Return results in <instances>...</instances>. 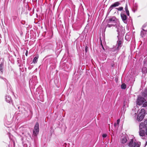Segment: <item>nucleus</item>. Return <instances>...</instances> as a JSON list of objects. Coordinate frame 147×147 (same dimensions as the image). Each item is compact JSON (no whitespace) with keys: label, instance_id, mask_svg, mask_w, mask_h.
<instances>
[{"label":"nucleus","instance_id":"obj_1","mask_svg":"<svg viewBox=\"0 0 147 147\" xmlns=\"http://www.w3.org/2000/svg\"><path fill=\"white\" fill-rule=\"evenodd\" d=\"M139 135L144 137L145 134L147 135V120L141 122L139 125Z\"/></svg>","mask_w":147,"mask_h":147},{"label":"nucleus","instance_id":"obj_2","mask_svg":"<svg viewBox=\"0 0 147 147\" xmlns=\"http://www.w3.org/2000/svg\"><path fill=\"white\" fill-rule=\"evenodd\" d=\"M117 37L118 38V40L116 45L113 46L112 49L113 51H115L119 50L122 46V38H119V36H117Z\"/></svg>","mask_w":147,"mask_h":147},{"label":"nucleus","instance_id":"obj_3","mask_svg":"<svg viewBox=\"0 0 147 147\" xmlns=\"http://www.w3.org/2000/svg\"><path fill=\"white\" fill-rule=\"evenodd\" d=\"M140 142H134L133 140L132 139L128 143V146L129 147H140Z\"/></svg>","mask_w":147,"mask_h":147},{"label":"nucleus","instance_id":"obj_4","mask_svg":"<svg viewBox=\"0 0 147 147\" xmlns=\"http://www.w3.org/2000/svg\"><path fill=\"white\" fill-rule=\"evenodd\" d=\"M139 113L138 115L137 120L138 121H142L144 117V110L141 109L140 111H138Z\"/></svg>","mask_w":147,"mask_h":147},{"label":"nucleus","instance_id":"obj_5","mask_svg":"<svg viewBox=\"0 0 147 147\" xmlns=\"http://www.w3.org/2000/svg\"><path fill=\"white\" fill-rule=\"evenodd\" d=\"M39 131V124L38 122L36 123L33 131V134L35 136H36L38 133Z\"/></svg>","mask_w":147,"mask_h":147},{"label":"nucleus","instance_id":"obj_6","mask_svg":"<svg viewBox=\"0 0 147 147\" xmlns=\"http://www.w3.org/2000/svg\"><path fill=\"white\" fill-rule=\"evenodd\" d=\"M128 139V137L127 136H122L121 138L120 142L122 144H124L127 142Z\"/></svg>","mask_w":147,"mask_h":147},{"label":"nucleus","instance_id":"obj_7","mask_svg":"<svg viewBox=\"0 0 147 147\" xmlns=\"http://www.w3.org/2000/svg\"><path fill=\"white\" fill-rule=\"evenodd\" d=\"M121 18L125 23L126 24L127 22V17L126 15L123 13H121Z\"/></svg>","mask_w":147,"mask_h":147},{"label":"nucleus","instance_id":"obj_8","mask_svg":"<svg viewBox=\"0 0 147 147\" xmlns=\"http://www.w3.org/2000/svg\"><path fill=\"white\" fill-rule=\"evenodd\" d=\"M115 18L114 17H113L112 18H109L108 23L109 24H115Z\"/></svg>","mask_w":147,"mask_h":147},{"label":"nucleus","instance_id":"obj_9","mask_svg":"<svg viewBox=\"0 0 147 147\" xmlns=\"http://www.w3.org/2000/svg\"><path fill=\"white\" fill-rule=\"evenodd\" d=\"M116 28H117V31L118 32V36H119V38H121L120 36V32L121 31L122 28L121 26H116Z\"/></svg>","mask_w":147,"mask_h":147},{"label":"nucleus","instance_id":"obj_10","mask_svg":"<svg viewBox=\"0 0 147 147\" xmlns=\"http://www.w3.org/2000/svg\"><path fill=\"white\" fill-rule=\"evenodd\" d=\"M147 30H145L144 29H142L140 35L142 37H143L145 36V35L146 34V31Z\"/></svg>","mask_w":147,"mask_h":147},{"label":"nucleus","instance_id":"obj_11","mask_svg":"<svg viewBox=\"0 0 147 147\" xmlns=\"http://www.w3.org/2000/svg\"><path fill=\"white\" fill-rule=\"evenodd\" d=\"M5 99L8 102H10L11 100V97L9 95H7L6 96Z\"/></svg>","mask_w":147,"mask_h":147},{"label":"nucleus","instance_id":"obj_12","mask_svg":"<svg viewBox=\"0 0 147 147\" xmlns=\"http://www.w3.org/2000/svg\"><path fill=\"white\" fill-rule=\"evenodd\" d=\"M4 65L3 63L0 64V71L1 74H3V71Z\"/></svg>","mask_w":147,"mask_h":147},{"label":"nucleus","instance_id":"obj_13","mask_svg":"<svg viewBox=\"0 0 147 147\" xmlns=\"http://www.w3.org/2000/svg\"><path fill=\"white\" fill-rule=\"evenodd\" d=\"M143 103V101L141 100V99L138 98L137 101V105H140Z\"/></svg>","mask_w":147,"mask_h":147},{"label":"nucleus","instance_id":"obj_14","mask_svg":"<svg viewBox=\"0 0 147 147\" xmlns=\"http://www.w3.org/2000/svg\"><path fill=\"white\" fill-rule=\"evenodd\" d=\"M125 9L127 15L128 16H129V10H128L127 5V3L126 4Z\"/></svg>","mask_w":147,"mask_h":147},{"label":"nucleus","instance_id":"obj_15","mask_svg":"<svg viewBox=\"0 0 147 147\" xmlns=\"http://www.w3.org/2000/svg\"><path fill=\"white\" fill-rule=\"evenodd\" d=\"M38 58V56H36L33 59V62L34 63H36L37 61V59Z\"/></svg>","mask_w":147,"mask_h":147},{"label":"nucleus","instance_id":"obj_16","mask_svg":"<svg viewBox=\"0 0 147 147\" xmlns=\"http://www.w3.org/2000/svg\"><path fill=\"white\" fill-rule=\"evenodd\" d=\"M120 4L119 2H116L112 5H113V7H115L119 6Z\"/></svg>","mask_w":147,"mask_h":147},{"label":"nucleus","instance_id":"obj_17","mask_svg":"<svg viewBox=\"0 0 147 147\" xmlns=\"http://www.w3.org/2000/svg\"><path fill=\"white\" fill-rule=\"evenodd\" d=\"M126 85L124 83L122 84L121 86V88L122 89H125L126 88Z\"/></svg>","mask_w":147,"mask_h":147},{"label":"nucleus","instance_id":"obj_18","mask_svg":"<svg viewBox=\"0 0 147 147\" xmlns=\"http://www.w3.org/2000/svg\"><path fill=\"white\" fill-rule=\"evenodd\" d=\"M115 25V24H108L106 26V28H110L112 27V26H114Z\"/></svg>","mask_w":147,"mask_h":147},{"label":"nucleus","instance_id":"obj_19","mask_svg":"<svg viewBox=\"0 0 147 147\" xmlns=\"http://www.w3.org/2000/svg\"><path fill=\"white\" fill-rule=\"evenodd\" d=\"M116 9L118 11H121V10H123V7H119L118 8H116Z\"/></svg>","mask_w":147,"mask_h":147},{"label":"nucleus","instance_id":"obj_20","mask_svg":"<svg viewBox=\"0 0 147 147\" xmlns=\"http://www.w3.org/2000/svg\"><path fill=\"white\" fill-rule=\"evenodd\" d=\"M113 7H113V5H112L110 6L109 9V10H110V11H111V10L113 9Z\"/></svg>","mask_w":147,"mask_h":147},{"label":"nucleus","instance_id":"obj_21","mask_svg":"<svg viewBox=\"0 0 147 147\" xmlns=\"http://www.w3.org/2000/svg\"><path fill=\"white\" fill-rule=\"evenodd\" d=\"M107 136L106 134H103L102 135V136L103 138H105Z\"/></svg>","mask_w":147,"mask_h":147},{"label":"nucleus","instance_id":"obj_22","mask_svg":"<svg viewBox=\"0 0 147 147\" xmlns=\"http://www.w3.org/2000/svg\"><path fill=\"white\" fill-rule=\"evenodd\" d=\"M119 122H120V119H118L116 123L117 124V125H118L119 124Z\"/></svg>","mask_w":147,"mask_h":147},{"label":"nucleus","instance_id":"obj_23","mask_svg":"<svg viewBox=\"0 0 147 147\" xmlns=\"http://www.w3.org/2000/svg\"><path fill=\"white\" fill-rule=\"evenodd\" d=\"M118 125H117V124L116 123H115L114 124V126L115 127H116L117 126H118Z\"/></svg>","mask_w":147,"mask_h":147},{"label":"nucleus","instance_id":"obj_24","mask_svg":"<svg viewBox=\"0 0 147 147\" xmlns=\"http://www.w3.org/2000/svg\"><path fill=\"white\" fill-rule=\"evenodd\" d=\"M144 69L145 70V71H146V67L143 68H142V70L143 71Z\"/></svg>","mask_w":147,"mask_h":147},{"label":"nucleus","instance_id":"obj_25","mask_svg":"<svg viewBox=\"0 0 147 147\" xmlns=\"http://www.w3.org/2000/svg\"><path fill=\"white\" fill-rule=\"evenodd\" d=\"M28 51H26V54H25V55H26V56H27V55H28Z\"/></svg>","mask_w":147,"mask_h":147},{"label":"nucleus","instance_id":"obj_26","mask_svg":"<svg viewBox=\"0 0 147 147\" xmlns=\"http://www.w3.org/2000/svg\"><path fill=\"white\" fill-rule=\"evenodd\" d=\"M85 51L86 52H87V48H86V47L85 48Z\"/></svg>","mask_w":147,"mask_h":147},{"label":"nucleus","instance_id":"obj_27","mask_svg":"<svg viewBox=\"0 0 147 147\" xmlns=\"http://www.w3.org/2000/svg\"><path fill=\"white\" fill-rule=\"evenodd\" d=\"M147 145V141L146 143V144H145V146H146V145Z\"/></svg>","mask_w":147,"mask_h":147},{"label":"nucleus","instance_id":"obj_28","mask_svg":"<svg viewBox=\"0 0 147 147\" xmlns=\"http://www.w3.org/2000/svg\"><path fill=\"white\" fill-rule=\"evenodd\" d=\"M0 78L1 79H3V77H1V76H0Z\"/></svg>","mask_w":147,"mask_h":147},{"label":"nucleus","instance_id":"obj_29","mask_svg":"<svg viewBox=\"0 0 147 147\" xmlns=\"http://www.w3.org/2000/svg\"><path fill=\"white\" fill-rule=\"evenodd\" d=\"M101 45H102V43H101ZM102 47L103 49H104V48H103V46H102Z\"/></svg>","mask_w":147,"mask_h":147},{"label":"nucleus","instance_id":"obj_30","mask_svg":"<svg viewBox=\"0 0 147 147\" xmlns=\"http://www.w3.org/2000/svg\"><path fill=\"white\" fill-rule=\"evenodd\" d=\"M136 114V112H135V114Z\"/></svg>","mask_w":147,"mask_h":147}]
</instances>
